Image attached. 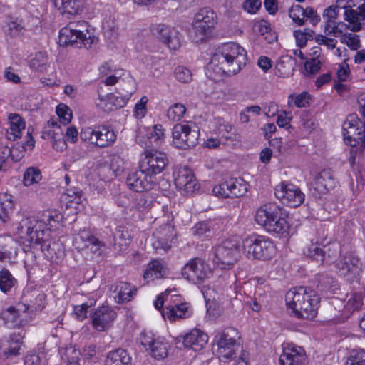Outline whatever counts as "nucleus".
Listing matches in <instances>:
<instances>
[{
	"label": "nucleus",
	"instance_id": "obj_9",
	"mask_svg": "<svg viewBox=\"0 0 365 365\" xmlns=\"http://www.w3.org/2000/svg\"><path fill=\"white\" fill-rule=\"evenodd\" d=\"M212 253L213 262L221 269H231L240 256L237 245L231 240L223 241Z\"/></svg>",
	"mask_w": 365,
	"mask_h": 365
},
{
	"label": "nucleus",
	"instance_id": "obj_49",
	"mask_svg": "<svg viewBox=\"0 0 365 365\" xmlns=\"http://www.w3.org/2000/svg\"><path fill=\"white\" fill-rule=\"evenodd\" d=\"M163 265L158 260H153L148 264V269L145 272V279L158 278L161 274Z\"/></svg>",
	"mask_w": 365,
	"mask_h": 365
},
{
	"label": "nucleus",
	"instance_id": "obj_13",
	"mask_svg": "<svg viewBox=\"0 0 365 365\" xmlns=\"http://www.w3.org/2000/svg\"><path fill=\"white\" fill-rule=\"evenodd\" d=\"M168 164V159L165 153L157 150H146L145 157L140 163V169H143L155 181V175L163 172Z\"/></svg>",
	"mask_w": 365,
	"mask_h": 365
},
{
	"label": "nucleus",
	"instance_id": "obj_19",
	"mask_svg": "<svg viewBox=\"0 0 365 365\" xmlns=\"http://www.w3.org/2000/svg\"><path fill=\"white\" fill-rule=\"evenodd\" d=\"M128 187L136 192H145L150 190L155 185V181L150 175L140 169L130 173L125 180Z\"/></svg>",
	"mask_w": 365,
	"mask_h": 365
},
{
	"label": "nucleus",
	"instance_id": "obj_58",
	"mask_svg": "<svg viewBox=\"0 0 365 365\" xmlns=\"http://www.w3.org/2000/svg\"><path fill=\"white\" fill-rule=\"evenodd\" d=\"M213 195L221 198H229L228 180L215 185L212 189Z\"/></svg>",
	"mask_w": 365,
	"mask_h": 365
},
{
	"label": "nucleus",
	"instance_id": "obj_17",
	"mask_svg": "<svg viewBox=\"0 0 365 365\" xmlns=\"http://www.w3.org/2000/svg\"><path fill=\"white\" fill-rule=\"evenodd\" d=\"M336 184L332 171L330 169L322 170L310 184L309 191L312 195L319 198L333 189Z\"/></svg>",
	"mask_w": 365,
	"mask_h": 365
},
{
	"label": "nucleus",
	"instance_id": "obj_48",
	"mask_svg": "<svg viewBox=\"0 0 365 365\" xmlns=\"http://www.w3.org/2000/svg\"><path fill=\"white\" fill-rule=\"evenodd\" d=\"M19 150V148L12 147V148L6 145L0 149V160L1 163H5L6 160L10 157L14 162H19L22 158V151L17 156H15V152Z\"/></svg>",
	"mask_w": 365,
	"mask_h": 365
},
{
	"label": "nucleus",
	"instance_id": "obj_46",
	"mask_svg": "<svg viewBox=\"0 0 365 365\" xmlns=\"http://www.w3.org/2000/svg\"><path fill=\"white\" fill-rule=\"evenodd\" d=\"M118 95L114 93H110V101H113V106L115 109L121 108L127 104L128 100L130 98L133 91H126L125 93L123 92L118 91Z\"/></svg>",
	"mask_w": 365,
	"mask_h": 365
},
{
	"label": "nucleus",
	"instance_id": "obj_50",
	"mask_svg": "<svg viewBox=\"0 0 365 365\" xmlns=\"http://www.w3.org/2000/svg\"><path fill=\"white\" fill-rule=\"evenodd\" d=\"M56 114L63 125H68L72 119V112L66 104L60 103L56 107Z\"/></svg>",
	"mask_w": 365,
	"mask_h": 365
},
{
	"label": "nucleus",
	"instance_id": "obj_8",
	"mask_svg": "<svg viewBox=\"0 0 365 365\" xmlns=\"http://www.w3.org/2000/svg\"><path fill=\"white\" fill-rule=\"evenodd\" d=\"M79 135L83 142L99 148L108 147L116 139L114 131L104 125L83 128Z\"/></svg>",
	"mask_w": 365,
	"mask_h": 365
},
{
	"label": "nucleus",
	"instance_id": "obj_36",
	"mask_svg": "<svg viewBox=\"0 0 365 365\" xmlns=\"http://www.w3.org/2000/svg\"><path fill=\"white\" fill-rule=\"evenodd\" d=\"M0 318L3 320L4 324L9 328H19L24 323L21 316L15 310L14 307L3 309L0 313Z\"/></svg>",
	"mask_w": 365,
	"mask_h": 365
},
{
	"label": "nucleus",
	"instance_id": "obj_42",
	"mask_svg": "<svg viewBox=\"0 0 365 365\" xmlns=\"http://www.w3.org/2000/svg\"><path fill=\"white\" fill-rule=\"evenodd\" d=\"M344 16V20L350 24L345 25L346 29H350L353 32H357L361 29V23L359 21L361 16H359L356 10L346 9Z\"/></svg>",
	"mask_w": 365,
	"mask_h": 365
},
{
	"label": "nucleus",
	"instance_id": "obj_41",
	"mask_svg": "<svg viewBox=\"0 0 365 365\" xmlns=\"http://www.w3.org/2000/svg\"><path fill=\"white\" fill-rule=\"evenodd\" d=\"M167 316L170 320L178 318H187L190 315V311L187 303L177 304L166 307Z\"/></svg>",
	"mask_w": 365,
	"mask_h": 365
},
{
	"label": "nucleus",
	"instance_id": "obj_57",
	"mask_svg": "<svg viewBox=\"0 0 365 365\" xmlns=\"http://www.w3.org/2000/svg\"><path fill=\"white\" fill-rule=\"evenodd\" d=\"M9 34L11 37H17L23 34L24 26L21 20L16 19L9 23Z\"/></svg>",
	"mask_w": 365,
	"mask_h": 365
},
{
	"label": "nucleus",
	"instance_id": "obj_22",
	"mask_svg": "<svg viewBox=\"0 0 365 365\" xmlns=\"http://www.w3.org/2000/svg\"><path fill=\"white\" fill-rule=\"evenodd\" d=\"M207 341L208 336L206 334L198 329H195L185 336L177 337L176 344L182 341L185 348L198 351L203 349Z\"/></svg>",
	"mask_w": 365,
	"mask_h": 365
},
{
	"label": "nucleus",
	"instance_id": "obj_45",
	"mask_svg": "<svg viewBox=\"0 0 365 365\" xmlns=\"http://www.w3.org/2000/svg\"><path fill=\"white\" fill-rule=\"evenodd\" d=\"M346 308L347 311V314H350L352 312L355 310H359L361 308L362 303V297L359 293L354 292L350 294L349 297L347 299V302H345Z\"/></svg>",
	"mask_w": 365,
	"mask_h": 365
},
{
	"label": "nucleus",
	"instance_id": "obj_6",
	"mask_svg": "<svg viewBox=\"0 0 365 365\" xmlns=\"http://www.w3.org/2000/svg\"><path fill=\"white\" fill-rule=\"evenodd\" d=\"M243 250L249 259L268 260L274 253V246L264 236H251L243 240Z\"/></svg>",
	"mask_w": 365,
	"mask_h": 365
},
{
	"label": "nucleus",
	"instance_id": "obj_54",
	"mask_svg": "<svg viewBox=\"0 0 365 365\" xmlns=\"http://www.w3.org/2000/svg\"><path fill=\"white\" fill-rule=\"evenodd\" d=\"M110 98L111 97L110 93L107 94L105 96L99 94L98 100L96 101L97 107L106 113H109L115 110L113 106L114 103L113 101H110Z\"/></svg>",
	"mask_w": 365,
	"mask_h": 365
},
{
	"label": "nucleus",
	"instance_id": "obj_61",
	"mask_svg": "<svg viewBox=\"0 0 365 365\" xmlns=\"http://www.w3.org/2000/svg\"><path fill=\"white\" fill-rule=\"evenodd\" d=\"M150 135V138L158 145L163 139L165 135L162 125L157 124L154 125Z\"/></svg>",
	"mask_w": 365,
	"mask_h": 365
},
{
	"label": "nucleus",
	"instance_id": "obj_4",
	"mask_svg": "<svg viewBox=\"0 0 365 365\" xmlns=\"http://www.w3.org/2000/svg\"><path fill=\"white\" fill-rule=\"evenodd\" d=\"M91 30L93 31V29L87 28L84 32L80 29L74 28L73 23H70L60 30L58 43L63 47L72 46L81 48L83 46L87 49L91 48L98 41V38Z\"/></svg>",
	"mask_w": 365,
	"mask_h": 365
},
{
	"label": "nucleus",
	"instance_id": "obj_1",
	"mask_svg": "<svg viewBox=\"0 0 365 365\" xmlns=\"http://www.w3.org/2000/svg\"><path fill=\"white\" fill-rule=\"evenodd\" d=\"M286 302L297 317L313 319L317 316L320 298L310 288L299 287L287 293Z\"/></svg>",
	"mask_w": 365,
	"mask_h": 365
},
{
	"label": "nucleus",
	"instance_id": "obj_14",
	"mask_svg": "<svg viewBox=\"0 0 365 365\" xmlns=\"http://www.w3.org/2000/svg\"><path fill=\"white\" fill-rule=\"evenodd\" d=\"M182 275L187 281L200 284L210 277L212 271L204 260L195 257L190 259L182 268Z\"/></svg>",
	"mask_w": 365,
	"mask_h": 365
},
{
	"label": "nucleus",
	"instance_id": "obj_62",
	"mask_svg": "<svg viewBox=\"0 0 365 365\" xmlns=\"http://www.w3.org/2000/svg\"><path fill=\"white\" fill-rule=\"evenodd\" d=\"M46 295L43 293L38 294L34 299L31 300L30 308H34L35 311H41L44 307Z\"/></svg>",
	"mask_w": 365,
	"mask_h": 365
},
{
	"label": "nucleus",
	"instance_id": "obj_51",
	"mask_svg": "<svg viewBox=\"0 0 365 365\" xmlns=\"http://www.w3.org/2000/svg\"><path fill=\"white\" fill-rule=\"evenodd\" d=\"M345 365H365V351L363 350L351 351Z\"/></svg>",
	"mask_w": 365,
	"mask_h": 365
},
{
	"label": "nucleus",
	"instance_id": "obj_7",
	"mask_svg": "<svg viewBox=\"0 0 365 365\" xmlns=\"http://www.w3.org/2000/svg\"><path fill=\"white\" fill-rule=\"evenodd\" d=\"M240 338L238 330L234 327H227L218 332L214 338L213 346H217L216 352L219 357L232 359L236 357L238 348L237 340Z\"/></svg>",
	"mask_w": 365,
	"mask_h": 365
},
{
	"label": "nucleus",
	"instance_id": "obj_59",
	"mask_svg": "<svg viewBox=\"0 0 365 365\" xmlns=\"http://www.w3.org/2000/svg\"><path fill=\"white\" fill-rule=\"evenodd\" d=\"M210 226L208 222L202 221L197 223L192 228V232L195 235L202 237L207 232H210Z\"/></svg>",
	"mask_w": 365,
	"mask_h": 365
},
{
	"label": "nucleus",
	"instance_id": "obj_47",
	"mask_svg": "<svg viewBox=\"0 0 365 365\" xmlns=\"http://www.w3.org/2000/svg\"><path fill=\"white\" fill-rule=\"evenodd\" d=\"M153 202V197L145 192L135 197V207L140 212L149 209Z\"/></svg>",
	"mask_w": 365,
	"mask_h": 365
},
{
	"label": "nucleus",
	"instance_id": "obj_53",
	"mask_svg": "<svg viewBox=\"0 0 365 365\" xmlns=\"http://www.w3.org/2000/svg\"><path fill=\"white\" fill-rule=\"evenodd\" d=\"M185 111V107L182 104L175 103L168 108L167 115L169 119L173 121H177L183 116Z\"/></svg>",
	"mask_w": 365,
	"mask_h": 365
},
{
	"label": "nucleus",
	"instance_id": "obj_56",
	"mask_svg": "<svg viewBox=\"0 0 365 365\" xmlns=\"http://www.w3.org/2000/svg\"><path fill=\"white\" fill-rule=\"evenodd\" d=\"M321 68V61L317 58H312L309 61H307L304 66V75H314L319 71Z\"/></svg>",
	"mask_w": 365,
	"mask_h": 365
},
{
	"label": "nucleus",
	"instance_id": "obj_24",
	"mask_svg": "<svg viewBox=\"0 0 365 365\" xmlns=\"http://www.w3.org/2000/svg\"><path fill=\"white\" fill-rule=\"evenodd\" d=\"M74 242L79 249L88 248L95 254L101 255L105 244L96 237L89 230H83L75 237Z\"/></svg>",
	"mask_w": 365,
	"mask_h": 365
},
{
	"label": "nucleus",
	"instance_id": "obj_52",
	"mask_svg": "<svg viewBox=\"0 0 365 365\" xmlns=\"http://www.w3.org/2000/svg\"><path fill=\"white\" fill-rule=\"evenodd\" d=\"M304 14V8L300 5H293L289 9V16L298 26H302L304 24L303 14Z\"/></svg>",
	"mask_w": 365,
	"mask_h": 365
},
{
	"label": "nucleus",
	"instance_id": "obj_29",
	"mask_svg": "<svg viewBox=\"0 0 365 365\" xmlns=\"http://www.w3.org/2000/svg\"><path fill=\"white\" fill-rule=\"evenodd\" d=\"M329 319L341 321L349 317L346 308L345 301L338 297H332L327 305Z\"/></svg>",
	"mask_w": 365,
	"mask_h": 365
},
{
	"label": "nucleus",
	"instance_id": "obj_3",
	"mask_svg": "<svg viewBox=\"0 0 365 365\" xmlns=\"http://www.w3.org/2000/svg\"><path fill=\"white\" fill-rule=\"evenodd\" d=\"M217 14L210 7H203L195 14L190 30V37L192 41L203 42L212 32L217 24Z\"/></svg>",
	"mask_w": 365,
	"mask_h": 365
},
{
	"label": "nucleus",
	"instance_id": "obj_5",
	"mask_svg": "<svg viewBox=\"0 0 365 365\" xmlns=\"http://www.w3.org/2000/svg\"><path fill=\"white\" fill-rule=\"evenodd\" d=\"M342 135L346 145L352 148L359 146L362 152L365 148V120L359 119L356 114H350L342 125Z\"/></svg>",
	"mask_w": 365,
	"mask_h": 365
},
{
	"label": "nucleus",
	"instance_id": "obj_34",
	"mask_svg": "<svg viewBox=\"0 0 365 365\" xmlns=\"http://www.w3.org/2000/svg\"><path fill=\"white\" fill-rule=\"evenodd\" d=\"M10 127L5 136L9 140H16L21 137V130L25 128V122L19 114H11L9 116Z\"/></svg>",
	"mask_w": 365,
	"mask_h": 365
},
{
	"label": "nucleus",
	"instance_id": "obj_32",
	"mask_svg": "<svg viewBox=\"0 0 365 365\" xmlns=\"http://www.w3.org/2000/svg\"><path fill=\"white\" fill-rule=\"evenodd\" d=\"M317 289L324 294H333L339 289L336 280L328 273H320L316 275Z\"/></svg>",
	"mask_w": 365,
	"mask_h": 365
},
{
	"label": "nucleus",
	"instance_id": "obj_21",
	"mask_svg": "<svg viewBox=\"0 0 365 365\" xmlns=\"http://www.w3.org/2000/svg\"><path fill=\"white\" fill-rule=\"evenodd\" d=\"M25 333L23 330L12 332L8 338L1 341L0 348L6 359L13 358L20 354Z\"/></svg>",
	"mask_w": 365,
	"mask_h": 365
},
{
	"label": "nucleus",
	"instance_id": "obj_12",
	"mask_svg": "<svg viewBox=\"0 0 365 365\" xmlns=\"http://www.w3.org/2000/svg\"><path fill=\"white\" fill-rule=\"evenodd\" d=\"M341 252L339 242H333L324 245H312L305 252L310 258L320 262L322 264H330L335 262Z\"/></svg>",
	"mask_w": 365,
	"mask_h": 365
},
{
	"label": "nucleus",
	"instance_id": "obj_39",
	"mask_svg": "<svg viewBox=\"0 0 365 365\" xmlns=\"http://www.w3.org/2000/svg\"><path fill=\"white\" fill-rule=\"evenodd\" d=\"M14 209L12 196L6 193L0 195V220L6 222L10 218Z\"/></svg>",
	"mask_w": 365,
	"mask_h": 365
},
{
	"label": "nucleus",
	"instance_id": "obj_55",
	"mask_svg": "<svg viewBox=\"0 0 365 365\" xmlns=\"http://www.w3.org/2000/svg\"><path fill=\"white\" fill-rule=\"evenodd\" d=\"M175 78L183 83H188L192 79L191 71L184 66H178L174 71Z\"/></svg>",
	"mask_w": 365,
	"mask_h": 365
},
{
	"label": "nucleus",
	"instance_id": "obj_40",
	"mask_svg": "<svg viewBox=\"0 0 365 365\" xmlns=\"http://www.w3.org/2000/svg\"><path fill=\"white\" fill-rule=\"evenodd\" d=\"M278 217L272 222V227H274V229L272 228L270 230H266L269 232H273L282 236H286L289 233V225L286 220L285 214L283 212L282 209L279 207L278 208Z\"/></svg>",
	"mask_w": 365,
	"mask_h": 365
},
{
	"label": "nucleus",
	"instance_id": "obj_20",
	"mask_svg": "<svg viewBox=\"0 0 365 365\" xmlns=\"http://www.w3.org/2000/svg\"><path fill=\"white\" fill-rule=\"evenodd\" d=\"M279 363L281 365H307L308 361L304 349L292 344L283 348Z\"/></svg>",
	"mask_w": 365,
	"mask_h": 365
},
{
	"label": "nucleus",
	"instance_id": "obj_31",
	"mask_svg": "<svg viewBox=\"0 0 365 365\" xmlns=\"http://www.w3.org/2000/svg\"><path fill=\"white\" fill-rule=\"evenodd\" d=\"M63 215L61 212L57 210H47L43 213L40 222H36V225H41V227L43 225L46 230L51 232V230L63 226Z\"/></svg>",
	"mask_w": 365,
	"mask_h": 365
},
{
	"label": "nucleus",
	"instance_id": "obj_25",
	"mask_svg": "<svg viewBox=\"0 0 365 365\" xmlns=\"http://www.w3.org/2000/svg\"><path fill=\"white\" fill-rule=\"evenodd\" d=\"M173 175L175 184L178 188L187 192H193L197 189V183L195 175L189 168L186 166L181 168L176 173H174Z\"/></svg>",
	"mask_w": 365,
	"mask_h": 365
},
{
	"label": "nucleus",
	"instance_id": "obj_28",
	"mask_svg": "<svg viewBox=\"0 0 365 365\" xmlns=\"http://www.w3.org/2000/svg\"><path fill=\"white\" fill-rule=\"evenodd\" d=\"M220 48L221 51L227 55L232 61L237 62L243 67L246 65L247 53L245 50L238 43L235 42H228L222 44Z\"/></svg>",
	"mask_w": 365,
	"mask_h": 365
},
{
	"label": "nucleus",
	"instance_id": "obj_63",
	"mask_svg": "<svg viewBox=\"0 0 365 365\" xmlns=\"http://www.w3.org/2000/svg\"><path fill=\"white\" fill-rule=\"evenodd\" d=\"M93 305L92 302L88 304V302L84 303L81 304L78 307H76V314L77 317V319L78 320H83L85 318L87 317V314L89 312V309Z\"/></svg>",
	"mask_w": 365,
	"mask_h": 365
},
{
	"label": "nucleus",
	"instance_id": "obj_43",
	"mask_svg": "<svg viewBox=\"0 0 365 365\" xmlns=\"http://www.w3.org/2000/svg\"><path fill=\"white\" fill-rule=\"evenodd\" d=\"M16 283V279L6 269L0 271V290L4 293L9 292Z\"/></svg>",
	"mask_w": 365,
	"mask_h": 365
},
{
	"label": "nucleus",
	"instance_id": "obj_26",
	"mask_svg": "<svg viewBox=\"0 0 365 365\" xmlns=\"http://www.w3.org/2000/svg\"><path fill=\"white\" fill-rule=\"evenodd\" d=\"M279 207L274 205L268 204L259 207L255 214L256 222L262 225L265 230L274 229L272 222L278 217Z\"/></svg>",
	"mask_w": 365,
	"mask_h": 365
},
{
	"label": "nucleus",
	"instance_id": "obj_60",
	"mask_svg": "<svg viewBox=\"0 0 365 365\" xmlns=\"http://www.w3.org/2000/svg\"><path fill=\"white\" fill-rule=\"evenodd\" d=\"M261 0H245L243 4L245 11L250 14H255L261 7Z\"/></svg>",
	"mask_w": 365,
	"mask_h": 365
},
{
	"label": "nucleus",
	"instance_id": "obj_38",
	"mask_svg": "<svg viewBox=\"0 0 365 365\" xmlns=\"http://www.w3.org/2000/svg\"><path fill=\"white\" fill-rule=\"evenodd\" d=\"M229 198L241 197L248 190V184L242 179H228Z\"/></svg>",
	"mask_w": 365,
	"mask_h": 365
},
{
	"label": "nucleus",
	"instance_id": "obj_2",
	"mask_svg": "<svg viewBox=\"0 0 365 365\" xmlns=\"http://www.w3.org/2000/svg\"><path fill=\"white\" fill-rule=\"evenodd\" d=\"M26 234L33 247L43 252L46 258L56 262L63 259L65 250L63 243L53 240L50 232L41 229V225L28 227Z\"/></svg>",
	"mask_w": 365,
	"mask_h": 365
},
{
	"label": "nucleus",
	"instance_id": "obj_64",
	"mask_svg": "<svg viewBox=\"0 0 365 365\" xmlns=\"http://www.w3.org/2000/svg\"><path fill=\"white\" fill-rule=\"evenodd\" d=\"M310 96L307 92H304L297 96L294 100V105L298 108H303L308 106Z\"/></svg>",
	"mask_w": 365,
	"mask_h": 365
},
{
	"label": "nucleus",
	"instance_id": "obj_33",
	"mask_svg": "<svg viewBox=\"0 0 365 365\" xmlns=\"http://www.w3.org/2000/svg\"><path fill=\"white\" fill-rule=\"evenodd\" d=\"M297 64V61L294 57L289 55L282 56L275 67L276 73L280 77H289L293 74Z\"/></svg>",
	"mask_w": 365,
	"mask_h": 365
},
{
	"label": "nucleus",
	"instance_id": "obj_27",
	"mask_svg": "<svg viewBox=\"0 0 365 365\" xmlns=\"http://www.w3.org/2000/svg\"><path fill=\"white\" fill-rule=\"evenodd\" d=\"M58 12L66 18L79 14L83 8V0H51Z\"/></svg>",
	"mask_w": 365,
	"mask_h": 365
},
{
	"label": "nucleus",
	"instance_id": "obj_18",
	"mask_svg": "<svg viewBox=\"0 0 365 365\" xmlns=\"http://www.w3.org/2000/svg\"><path fill=\"white\" fill-rule=\"evenodd\" d=\"M93 328L98 331L109 329L117 317L115 310L108 305H102L90 312Z\"/></svg>",
	"mask_w": 365,
	"mask_h": 365
},
{
	"label": "nucleus",
	"instance_id": "obj_15",
	"mask_svg": "<svg viewBox=\"0 0 365 365\" xmlns=\"http://www.w3.org/2000/svg\"><path fill=\"white\" fill-rule=\"evenodd\" d=\"M337 272L347 282L357 281L362 270L359 258L352 253L342 256L336 264Z\"/></svg>",
	"mask_w": 365,
	"mask_h": 365
},
{
	"label": "nucleus",
	"instance_id": "obj_37",
	"mask_svg": "<svg viewBox=\"0 0 365 365\" xmlns=\"http://www.w3.org/2000/svg\"><path fill=\"white\" fill-rule=\"evenodd\" d=\"M132 358L125 349L119 348L110 351L105 359V365H123L130 362Z\"/></svg>",
	"mask_w": 365,
	"mask_h": 365
},
{
	"label": "nucleus",
	"instance_id": "obj_16",
	"mask_svg": "<svg viewBox=\"0 0 365 365\" xmlns=\"http://www.w3.org/2000/svg\"><path fill=\"white\" fill-rule=\"evenodd\" d=\"M274 195L283 204L290 207H297L304 200V194L299 187L285 182H281L276 187Z\"/></svg>",
	"mask_w": 365,
	"mask_h": 365
},
{
	"label": "nucleus",
	"instance_id": "obj_35",
	"mask_svg": "<svg viewBox=\"0 0 365 365\" xmlns=\"http://www.w3.org/2000/svg\"><path fill=\"white\" fill-rule=\"evenodd\" d=\"M137 290V288L131 287L130 283L120 282L114 289V292H117V295L115 297V302L119 304L130 302L136 295Z\"/></svg>",
	"mask_w": 365,
	"mask_h": 365
},
{
	"label": "nucleus",
	"instance_id": "obj_44",
	"mask_svg": "<svg viewBox=\"0 0 365 365\" xmlns=\"http://www.w3.org/2000/svg\"><path fill=\"white\" fill-rule=\"evenodd\" d=\"M42 178L41 173L37 168L30 167L24 174V183L26 186H30L39 182Z\"/></svg>",
	"mask_w": 365,
	"mask_h": 365
},
{
	"label": "nucleus",
	"instance_id": "obj_11",
	"mask_svg": "<svg viewBox=\"0 0 365 365\" xmlns=\"http://www.w3.org/2000/svg\"><path fill=\"white\" fill-rule=\"evenodd\" d=\"M172 135L175 147L186 150L197 144L200 133L195 125L192 128L187 124L178 123L174 125Z\"/></svg>",
	"mask_w": 365,
	"mask_h": 365
},
{
	"label": "nucleus",
	"instance_id": "obj_23",
	"mask_svg": "<svg viewBox=\"0 0 365 365\" xmlns=\"http://www.w3.org/2000/svg\"><path fill=\"white\" fill-rule=\"evenodd\" d=\"M154 34L170 49L176 50L180 46L179 32L175 28L159 24L154 29Z\"/></svg>",
	"mask_w": 365,
	"mask_h": 365
},
{
	"label": "nucleus",
	"instance_id": "obj_30",
	"mask_svg": "<svg viewBox=\"0 0 365 365\" xmlns=\"http://www.w3.org/2000/svg\"><path fill=\"white\" fill-rule=\"evenodd\" d=\"M142 345L150 351L151 356L158 360L163 359L168 356V348L167 342L160 339H144L141 342Z\"/></svg>",
	"mask_w": 365,
	"mask_h": 365
},
{
	"label": "nucleus",
	"instance_id": "obj_10",
	"mask_svg": "<svg viewBox=\"0 0 365 365\" xmlns=\"http://www.w3.org/2000/svg\"><path fill=\"white\" fill-rule=\"evenodd\" d=\"M242 66L234 61L232 58L221 51L220 46L216 49L208 64V70L212 71L217 76H233L237 73Z\"/></svg>",
	"mask_w": 365,
	"mask_h": 365
}]
</instances>
